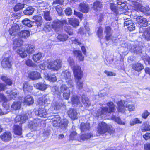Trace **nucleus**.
Instances as JSON below:
<instances>
[{"instance_id": "obj_1", "label": "nucleus", "mask_w": 150, "mask_h": 150, "mask_svg": "<svg viewBox=\"0 0 150 150\" xmlns=\"http://www.w3.org/2000/svg\"><path fill=\"white\" fill-rule=\"evenodd\" d=\"M107 105L109 107V109L107 107H102L98 110L96 113L94 115L97 117L108 115L109 114L113 112L115 109V107L112 102H109L107 103Z\"/></svg>"}, {"instance_id": "obj_2", "label": "nucleus", "mask_w": 150, "mask_h": 150, "mask_svg": "<svg viewBox=\"0 0 150 150\" xmlns=\"http://www.w3.org/2000/svg\"><path fill=\"white\" fill-rule=\"evenodd\" d=\"M22 44V42L21 40H14L13 46L14 49L16 50L17 48V52L21 57L22 58H25L27 56V54L25 52V50L23 48L19 47Z\"/></svg>"}, {"instance_id": "obj_3", "label": "nucleus", "mask_w": 150, "mask_h": 150, "mask_svg": "<svg viewBox=\"0 0 150 150\" xmlns=\"http://www.w3.org/2000/svg\"><path fill=\"white\" fill-rule=\"evenodd\" d=\"M132 4L134 10L144 13L147 15H150V8L149 7L143 6L141 4L139 3V1H132Z\"/></svg>"}, {"instance_id": "obj_4", "label": "nucleus", "mask_w": 150, "mask_h": 150, "mask_svg": "<svg viewBox=\"0 0 150 150\" xmlns=\"http://www.w3.org/2000/svg\"><path fill=\"white\" fill-rule=\"evenodd\" d=\"M47 65L48 68L49 69L58 70L61 67L62 62L61 60L57 59L48 62Z\"/></svg>"}, {"instance_id": "obj_5", "label": "nucleus", "mask_w": 150, "mask_h": 150, "mask_svg": "<svg viewBox=\"0 0 150 150\" xmlns=\"http://www.w3.org/2000/svg\"><path fill=\"white\" fill-rule=\"evenodd\" d=\"M139 37L141 39L146 40L147 41L150 40V28H140L139 33Z\"/></svg>"}, {"instance_id": "obj_6", "label": "nucleus", "mask_w": 150, "mask_h": 150, "mask_svg": "<svg viewBox=\"0 0 150 150\" xmlns=\"http://www.w3.org/2000/svg\"><path fill=\"white\" fill-rule=\"evenodd\" d=\"M64 24H67V22L66 20L60 21L59 20H56L53 21L51 24V26L56 32H58L61 29Z\"/></svg>"}, {"instance_id": "obj_7", "label": "nucleus", "mask_w": 150, "mask_h": 150, "mask_svg": "<svg viewBox=\"0 0 150 150\" xmlns=\"http://www.w3.org/2000/svg\"><path fill=\"white\" fill-rule=\"evenodd\" d=\"M143 47L139 44H136L133 46H131L128 45V49H129V51L132 52L136 53L137 54L141 55L142 53V49Z\"/></svg>"}, {"instance_id": "obj_8", "label": "nucleus", "mask_w": 150, "mask_h": 150, "mask_svg": "<svg viewBox=\"0 0 150 150\" xmlns=\"http://www.w3.org/2000/svg\"><path fill=\"white\" fill-rule=\"evenodd\" d=\"M107 124L104 122H101L98 124L97 132L99 134H103L105 133L108 129Z\"/></svg>"}, {"instance_id": "obj_9", "label": "nucleus", "mask_w": 150, "mask_h": 150, "mask_svg": "<svg viewBox=\"0 0 150 150\" xmlns=\"http://www.w3.org/2000/svg\"><path fill=\"white\" fill-rule=\"evenodd\" d=\"M12 59L11 56L4 58L1 62L2 66L4 68H10L12 65Z\"/></svg>"}, {"instance_id": "obj_10", "label": "nucleus", "mask_w": 150, "mask_h": 150, "mask_svg": "<svg viewBox=\"0 0 150 150\" xmlns=\"http://www.w3.org/2000/svg\"><path fill=\"white\" fill-rule=\"evenodd\" d=\"M61 91L63 93V97L66 99H68L70 95V90L66 85H63L61 87Z\"/></svg>"}, {"instance_id": "obj_11", "label": "nucleus", "mask_w": 150, "mask_h": 150, "mask_svg": "<svg viewBox=\"0 0 150 150\" xmlns=\"http://www.w3.org/2000/svg\"><path fill=\"white\" fill-rule=\"evenodd\" d=\"M35 114L40 117L44 118L47 117L48 115L46 110L43 106L39 108L38 111L35 112Z\"/></svg>"}, {"instance_id": "obj_12", "label": "nucleus", "mask_w": 150, "mask_h": 150, "mask_svg": "<svg viewBox=\"0 0 150 150\" xmlns=\"http://www.w3.org/2000/svg\"><path fill=\"white\" fill-rule=\"evenodd\" d=\"M28 76L32 80H37L41 78L40 74L36 71L29 72L28 74Z\"/></svg>"}, {"instance_id": "obj_13", "label": "nucleus", "mask_w": 150, "mask_h": 150, "mask_svg": "<svg viewBox=\"0 0 150 150\" xmlns=\"http://www.w3.org/2000/svg\"><path fill=\"white\" fill-rule=\"evenodd\" d=\"M137 23L144 27L148 26L149 22L147 20L142 16H138L136 18Z\"/></svg>"}, {"instance_id": "obj_14", "label": "nucleus", "mask_w": 150, "mask_h": 150, "mask_svg": "<svg viewBox=\"0 0 150 150\" xmlns=\"http://www.w3.org/2000/svg\"><path fill=\"white\" fill-rule=\"evenodd\" d=\"M28 119L26 114H23L16 116L15 118V121L16 123L19 122L20 124H21L25 123Z\"/></svg>"}, {"instance_id": "obj_15", "label": "nucleus", "mask_w": 150, "mask_h": 150, "mask_svg": "<svg viewBox=\"0 0 150 150\" xmlns=\"http://www.w3.org/2000/svg\"><path fill=\"white\" fill-rule=\"evenodd\" d=\"M83 76V71L81 67L76 66V80L81 79Z\"/></svg>"}, {"instance_id": "obj_16", "label": "nucleus", "mask_w": 150, "mask_h": 150, "mask_svg": "<svg viewBox=\"0 0 150 150\" xmlns=\"http://www.w3.org/2000/svg\"><path fill=\"white\" fill-rule=\"evenodd\" d=\"M105 33L106 34V38L107 40H111L112 42L113 41V38L112 37V32L111 28L110 27L107 26L105 28Z\"/></svg>"}, {"instance_id": "obj_17", "label": "nucleus", "mask_w": 150, "mask_h": 150, "mask_svg": "<svg viewBox=\"0 0 150 150\" xmlns=\"http://www.w3.org/2000/svg\"><path fill=\"white\" fill-rule=\"evenodd\" d=\"M40 125V122L39 120H34L29 122L28 127L31 129L35 130Z\"/></svg>"}, {"instance_id": "obj_18", "label": "nucleus", "mask_w": 150, "mask_h": 150, "mask_svg": "<svg viewBox=\"0 0 150 150\" xmlns=\"http://www.w3.org/2000/svg\"><path fill=\"white\" fill-rule=\"evenodd\" d=\"M1 139L4 141L7 142L12 138L11 134L9 132H6L1 134L0 136Z\"/></svg>"}, {"instance_id": "obj_19", "label": "nucleus", "mask_w": 150, "mask_h": 150, "mask_svg": "<svg viewBox=\"0 0 150 150\" xmlns=\"http://www.w3.org/2000/svg\"><path fill=\"white\" fill-rule=\"evenodd\" d=\"M132 67L134 70L138 72L141 71L144 68L143 65L138 62L133 64Z\"/></svg>"}, {"instance_id": "obj_20", "label": "nucleus", "mask_w": 150, "mask_h": 150, "mask_svg": "<svg viewBox=\"0 0 150 150\" xmlns=\"http://www.w3.org/2000/svg\"><path fill=\"white\" fill-rule=\"evenodd\" d=\"M118 108L117 110L119 112H124L125 110L126 105V103L124 101L121 100L119 101L117 103Z\"/></svg>"}, {"instance_id": "obj_21", "label": "nucleus", "mask_w": 150, "mask_h": 150, "mask_svg": "<svg viewBox=\"0 0 150 150\" xmlns=\"http://www.w3.org/2000/svg\"><path fill=\"white\" fill-rule=\"evenodd\" d=\"M79 8L84 13L88 12L89 9L88 5L84 3H81L79 5Z\"/></svg>"}, {"instance_id": "obj_22", "label": "nucleus", "mask_w": 150, "mask_h": 150, "mask_svg": "<svg viewBox=\"0 0 150 150\" xmlns=\"http://www.w3.org/2000/svg\"><path fill=\"white\" fill-rule=\"evenodd\" d=\"M19 27L17 24L14 25L12 27L11 29L9 30L10 34L11 35H15L18 33Z\"/></svg>"}, {"instance_id": "obj_23", "label": "nucleus", "mask_w": 150, "mask_h": 150, "mask_svg": "<svg viewBox=\"0 0 150 150\" xmlns=\"http://www.w3.org/2000/svg\"><path fill=\"white\" fill-rule=\"evenodd\" d=\"M19 27L17 24L14 25L12 27L11 29L9 30L10 34L11 35H15L18 33Z\"/></svg>"}, {"instance_id": "obj_24", "label": "nucleus", "mask_w": 150, "mask_h": 150, "mask_svg": "<svg viewBox=\"0 0 150 150\" xmlns=\"http://www.w3.org/2000/svg\"><path fill=\"white\" fill-rule=\"evenodd\" d=\"M48 86V85L41 82L39 83L34 85V87L36 88L41 91H44L46 89Z\"/></svg>"}, {"instance_id": "obj_25", "label": "nucleus", "mask_w": 150, "mask_h": 150, "mask_svg": "<svg viewBox=\"0 0 150 150\" xmlns=\"http://www.w3.org/2000/svg\"><path fill=\"white\" fill-rule=\"evenodd\" d=\"M33 18L35 20L34 22L38 26H41L43 23V21L41 16H33Z\"/></svg>"}, {"instance_id": "obj_26", "label": "nucleus", "mask_w": 150, "mask_h": 150, "mask_svg": "<svg viewBox=\"0 0 150 150\" xmlns=\"http://www.w3.org/2000/svg\"><path fill=\"white\" fill-rule=\"evenodd\" d=\"M42 53L39 52L33 55V59L35 62L40 63L41 59L42 58Z\"/></svg>"}, {"instance_id": "obj_27", "label": "nucleus", "mask_w": 150, "mask_h": 150, "mask_svg": "<svg viewBox=\"0 0 150 150\" xmlns=\"http://www.w3.org/2000/svg\"><path fill=\"white\" fill-rule=\"evenodd\" d=\"M82 101L84 105L86 107H88L91 104V102L87 97L84 95L82 96Z\"/></svg>"}, {"instance_id": "obj_28", "label": "nucleus", "mask_w": 150, "mask_h": 150, "mask_svg": "<svg viewBox=\"0 0 150 150\" xmlns=\"http://www.w3.org/2000/svg\"><path fill=\"white\" fill-rule=\"evenodd\" d=\"M24 102L28 105H30L34 103V100L32 97L27 96L25 98Z\"/></svg>"}, {"instance_id": "obj_29", "label": "nucleus", "mask_w": 150, "mask_h": 150, "mask_svg": "<svg viewBox=\"0 0 150 150\" xmlns=\"http://www.w3.org/2000/svg\"><path fill=\"white\" fill-rule=\"evenodd\" d=\"M64 76L66 81L69 83H72V81L71 79V74L68 71H66L63 73Z\"/></svg>"}, {"instance_id": "obj_30", "label": "nucleus", "mask_w": 150, "mask_h": 150, "mask_svg": "<svg viewBox=\"0 0 150 150\" xmlns=\"http://www.w3.org/2000/svg\"><path fill=\"white\" fill-rule=\"evenodd\" d=\"M42 10L43 11L42 12L43 13L42 14L44 15L45 19L47 21H50L52 20L51 18L49 15V11L47 9H46V8H43Z\"/></svg>"}, {"instance_id": "obj_31", "label": "nucleus", "mask_w": 150, "mask_h": 150, "mask_svg": "<svg viewBox=\"0 0 150 150\" xmlns=\"http://www.w3.org/2000/svg\"><path fill=\"white\" fill-rule=\"evenodd\" d=\"M50 102L49 98H40L38 100V103L40 105H43L46 104H48Z\"/></svg>"}, {"instance_id": "obj_32", "label": "nucleus", "mask_w": 150, "mask_h": 150, "mask_svg": "<svg viewBox=\"0 0 150 150\" xmlns=\"http://www.w3.org/2000/svg\"><path fill=\"white\" fill-rule=\"evenodd\" d=\"M6 93L8 94V97L10 99L15 98L17 95V92L15 90L10 91L8 90L6 91Z\"/></svg>"}, {"instance_id": "obj_33", "label": "nucleus", "mask_w": 150, "mask_h": 150, "mask_svg": "<svg viewBox=\"0 0 150 150\" xmlns=\"http://www.w3.org/2000/svg\"><path fill=\"white\" fill-rule=\"evenodd\" d=\"M18 35L22 38H26L30 36V32L26 30H22L18 34Z\"/></svg>"}, {"instance_id": "obj_34", "label": "nucleus", "mask_w": 150, "mask_h": 150, "mask_svg": "<svg viewBox=\"0 0 150 150\" xmlns=\"http://www.w3.org/2000/svg\"><path fill=\"white\" fill-rule=\"evenodd\" d=\"M14 132L15 134L20 135L22 134V128L21 126L15 125L13 127Z\"/></svg>"}, {"instance_id": "obj_35", "label": "nucleus", "mask_w": 150, "mask_h": 150, "mask_svg": "<svg viewBox=\"0 0 150 150\" xmlns=\"http://www.w3.org/2000/svg\"><path fill=\"white\" fill-rule=\"evenodd\" d=\"M34 11V9L32 6H29L26 8L25 10L23 11V12L25 14L29 15H31Z\"/></svg>"}, {"instance_id": "obj_36", "label": "nucleus", "mask_w": 150, "mask_h": 150, "mask_svg": "<svg viewBox=\"0 0 150 150\" xmlns=\"http://www.w3.org/2000/svg\"><path fill=\"white\" fill-rule=\"evenodd\" d=\"M90 129L89 124L88 123H82L80 126V129L82 132H84Z\"/></svg>"}, {"instance_id": "obj_37", "label": "nucleus", "mask_w": 150, "mask_h": 150, "mask_svg": "<svg viewBox=\"0 0 150 150\" xmlns=\"http://www.w3.org/2000/svg\"><path fill=\"white\" fill-rule=\"evenodd\" d=\"M102 7V4L98 1L95 2L93 4V8L95 11L100 10Z\"/></svg>"}, {"instance_id": "obj_38", "label": "nucleus", "mask_w": 150, "mask_h": 150, "mask_svg": "<svg viewBox=\"0 0 150 150\" xmlns=\"http://www.w3.org/2000/svg\"><path fill=\"white\" fill-rule=\"evenodd\" d=\"M35 49V47L33 45L29 44L26 48V51L28 54H31L34 52Z\"/></svg>"}, {"instance_id": "obj_39", "label": "nucleus", "mask_w": 150, "mask_h": 150, "mask_svg": "<svg viewBox=\"0 0 150 150\" xmlns=\"http://www.w3.org/2000/svg\"><path fill=\"white\" fill-rule=\"evenodd\" d=\"M23 89L24 91L30 92L32 90L33 87L29 85L27 83L25 82L23 84Z\"/></svg>"}, {"instance_id": "obj_40", "label": "nucleus", "mask_w": 150, "mask_h": 150, "mask_svg": "<svg viewBox=\"0 0 150 150\" xmlns=\"http://www.w3.org/2000/svg\"><path fill=\"white\" fill-rule=\"evenodd\" d=\"M76 88L81 90L83 88V83L82 79L76 80Z\"/></svg>"}, {"instance_id": "obj_41", "label": "nucleus", "mask_w": 150, "mask_h": 150, "mask_svg": "<svg viewBox=\"0 0 150 150\" xmlns=\"http://www.w3.org/2000/svg\"><path fill=\"white\" fill-rule=\"evenodd\" d=\"M141 130L142 132L149 131L150 130V125L146 122L144 123L142 126Z\"/></svg>"}, {"instance_id": "obj_42", "label": "nucleus", "mask_w": 150, "mask_h": 150, "mask_svg": "<svg viewBox=\"0 0 150 150\" xmlns=\"http://www.w3.org/2000/svg\"><path fill=\"white\" fill-rule=\"evenodd\" d=\"M68 61L72 68L74 76H75V68L74 67V60L71 57H69Z\"/></svg>"}, {"instance_id": "obj_43", "label": "nucleus", "mask_w": 150, "mask_h": 150, "mask_svg": "<svg viewBox=\"0 0 150 150\" xmlns=\"http://www.w3.org/2000/svg\"><path fill=\"white\" fill-rule=\"evenodd\" d=\"M78 44V45L81 47V50L84 55L86 54V50L84 45L81 43V42L79 40H76V44Z\"/></svg>"}, {"instance_id": "obj_44", "label": "nucleus", "mask_w": 150, "mask_h": 150, "mask_svg": "<svg viewBox=\"0 0 150 150\" xmlns=\"http://www.w3.org/2000/svg\"><path fill=\"white\" fill-rule=\"evenodd\" d=\"M23 24L28 27H31L32 26V23H33L32 21L27 18H25L22 21Z\"/></svg>"}, {"instance_id": "obj_45", "label": "nucleus", "mask_w": 150, "mask_h": 150, "mask_svg": "<svg viewBox=\"0 0 150 150\" xmlns=\"http://www.w3.org/2000/svg\"><path fill=\"white\" fill-rule=\"evenodd\" d=\"M68 38L67 35L66 34H59L57 36V39L60 41L66 40Z\"/></svg>"}, {"instance_id": "obj_46", "label": "nucleus", "mask_w": 150, "mask_h": 150, "mask_svg": "<svg viewBox=\"0 0 150 150\" xmlns=\"http://www.w3.org/2000/svg\"><path fill=\"white\" fill-rule=\"evenodd\" d=\"M21 103L20 102H14L11 105V107L14 110L19 109L21 108Z\"/></svg>"}, {"instance_id": "obj_47", "label": "nucleus", "mask_w": 150, "mask_h": 150, "mask_svg": "<svg viewBox=\"0 0 150 150\" xmlns=\"http://www.w3.org/2000/svg\"><path fill=\"white\" fill-rule=\"evenodd\" d=\"M111 119L112 120H114L120 125H125V122L122 121L120 118L119 117H116L114 115L112 116Z\"/></svg>"}, {"instance_id": "obj_48", "label": "nucleus", "mask_w": 150, "mask_h": 150, "mask_svg": "<svg viewBox=\"0 0 150 150\" xmlns=\"http://www.w3.org/2000/svg\"><path fill=\"white\" fill-rule=\"evenodd\" d=\"M124 25H126L127 27L131 24L133 25L132 21L131 20L130 18L129 17L127 18L125 17H124Z\"/></svg>"}, {"instance_id": "obj_49", "label": "nucleus", "mask_w": 150, "mask_h": 150, "mask_svg": "<svg viewBox=\"0 0 150 150\" xmlns=\"http://www.w3.org/2000/svg\"><path fill=\"white\" fill-rule=\"evenodd\" d=\"M69 117L72 120L75 119V110L74 109H71L67 112Z\"/></svg>"}, {"instance_id": "obj_50", "label": "nucleus", "mask_w": 150, "mask_h": 150, "mask_svg": "<svg viewBox=\"0 0 150 150\" xmlns=\"http://www.w3.org/2000/svg\"><path fill=\"white\" fill-rule=\"evenodd\" d=\"M57 117L55 118L52 121V123L53 126L56 127L58 125L59 123H60V117L57 116Z\"/></svg>"}, {"instance_id": "obj_51", "label": "nucleus", "mask_w": 150, "mask_h": 150, "mask_svg": "<svg viewBox=\"0 0 150 150\" xmlns=\"http://www.w3.org/2000/svg\"><path fill=\"white\" fill-rule=\"evenodd\" d=\"M64 31L68 33L69 35H72L73 34L72 30L70 26L68 25H66L64 27Z\"/></svg>"}, {"instance_id": "obj_52", "label": "nucleus", "mask_w": 150, "mask_h": 150, "mask_svg": "<svg viewBox=\"0 0 150 150\" xmlns=\"http://www.w3.org/2000/svg\"><path fill=\"white\" fill-rule=\"evenodd\" d=\"M1 79L9 85H11L12 84V81L11 79L6 76H2L1 78Z\"/></svg>"}, {"instance_id": "obj_53", "label": "nucleus", "mask_w": 150, "mask_h": 150, "mask_svg": "<svg viewBox=\"0 0 150 150\" xmlns=\"http://www.w3.org/2000/svg\"><path fill=\"white\" fill-rule=\"evenodd\" d=\"M51 24H50L49 23H47L45 24L44 30L46 32H49L51 30Z\"/></svg>"}, {"instance_id": "obj_54", "label": "nucleus", "mask_w": 150, "mask_h": 150, "mask_svg": "<svg viewBox=\"0 0 150 150\" xmlns=\"http://www.w3.org/2000/svg\"><path fill=\"white\" fill-rule=\"evenodd\" d=\"M76 53L77 54V59H78L80 61H83L84 59V57L83 56L81 52L80 51H76Z\"/></svg>"}, {"instance_id": "obj_55", "label": "nucleus", "mask_w": 150, "mask_h": 150, "mask_svg": "<svg viewBox=\"0 0 150 150\" xmlns=\"http://www.w3.org/2000/svg\"><path fill=\"white\" fill-rule=\"evenodd\" d=\"M117 3L118 5H121L120 7H119V8L120 7L121 9L125 8V7L126 5V3H125L124 0H117Z\"/></svg>"}, {"instance_id": "obj_56", "label": "nucleus", "mask_w": 150, "mask_h": 150, "mask_svg": "<svg viewBox=\"0 0 150 150\" xmlns=\"http://www.w3.org/2000/svg\"><path fill=\"white\" fill-rule=\"evenodd\" d=\"M24 4L19 3L16 4L14 8V10L15 11H18V10L22 9L24 7Z\"/></svg>"}, {"instance_id": "obj_57", "label": "nucleus", "mask_w": 150, "mask_h": 150, "mask_svg": "<svg viewBox=\"0 0 150 150\" xmlns=\"http://www.w3.org/2000/svg\"><path fill=\"white\" fill-rule=\"evenodd\" d=\"M25 62L26 64L28 67H33L35 66V64L30 59H28L25 60Z\"/></svg>"}, {"instance_id": "obj_58", "label": "nucleus", "mask_w": 150, "mask_h": 150, "mask_svg": "<svg viewBox=\"0 0 150 150\" xmlns=\"http://www.w3.org/2000/svg\"><path fill=\"white\" fill-rule=\"evenodd\" d=\"M126 108H127L128 110L129 111H134L135 108V106L134 105L131 103L129 104H127L126 103Z\"/></svg>"}, {"instance_id": "obj_59", "label": "nucleus", "mask_w": 150, "mask_h": 150, "mask_svg": "<svg viewBox=\"0 0 150 150\" xmlns=\"http://www.w3.org/2000/svg\"><path fill=\"white\" fill-rule=\"evenodd\" d=\"M92 135V133H89L82 135L81 136V138L82 140H85L90 138Z\"/></svg>"}, {"instance_id": "obj_60", "label": "nucleus", "mask_w": 150, "mask_h": 150, "mask_svg": "<svg viewBox=\"0 0 150 150\" xmlns=\"http://www.w3.org/2000/svg\"><path fill=\"white\" fill-rule=\"evenodd\" d=\"M142 121L138 118H135L130 122V125L133 126L137 123H141Z\"/></svg>"}, {"instance_id": "obj_61", "label": "nucleus", "mask_w": 150, "mask_h": 150, "mask_svg": "<svg viewBox=\"0 0 150 150\" xmlns=\"http://www.w3.org/2000/svg\"><path fill=\"white\" fill-rule=\"evenodd\" d=\"M47 79L50 81L55 82L56 81L57 79L56 76L54 75H47Z\"/></svg>"}, {"instance_id": "obj_62", "label": "nucleus", "mask_w": 150, "mask_h": 150, "mask_svg": "<svg viewBox=\"0 0 150 150\" xmlns=\"http://www.w3.org/2000/svg\"><path fill=\"white\" fill-rule=\"evenodd\" d=\"M110 4L111 10L115 13L117 14L118 12L116 7L115 6V5L113 3H110Z\"/></svg>"}, {"instance_id": "obj_63", "label": "nucleus", "mask_w": 150, "mask_h": 150, "mask_svg": "<svg viewBox=\"0 0 150 150\" xmlns=\"http://www.w3.org/2000/svg\"><path fill=\"white\" fill-rule=\"evenodd\" d=\"M108 94V91H105L104 90H103L99 93L98 95L99 97H102L107 95Z\"/></svg>"}, {"instance_id": "obj_64", "label": "nucleus", "mask_w": 150, "mask_h": 150, "mask_svg": "<svg viewBox=\"0 0 150 150\" xmlns=\"http://www.w3.org/2000/svg\"><path fill=\"white\" fill-rule=\"evenodd\" d=\"M150 115V112H149L147 110H146L142 114V118L146 119Z\"/></svg>"}]
</instances>
